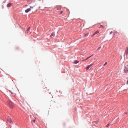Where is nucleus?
I'll return each instance as SVG.
<instances>
[{"instance_id": "nucleus-1", "label": "nucleus", "mask_w": 128, "mask_h": 128, "mask_svg": "<svg viewBox=\"0 0 128 128\" xmlns=\"http://www.w3.org/2000/svg\"><path fill=\"white\" fill-rule=\"evenodd\" d=\"M8 104L10 106L11 108H12L14 106V104L11 102L10 100H9L8 101Z\"/></svg>"}, {"instance_id": "nucleus-2", "label": "nucleus", "mask_w": 128, "mask_h": 128, "mask_svg": "<svg viewBox=\"0 0 128 128\" xmlns=\"http://www.w3.org/2000/svg\"><path fill=\"white\" fill-rule=\"evenodd\" d=\"M33 8V7L30 6V8H28L25 10V12L26 13L28 12L29 11L31 10V8Z\"/></svg>"}, {"instance_id": "nucleus-3", "label": "nucleus", "mask_w": 128, "mask_h": 128, "mask_svg": "<svg viewBox=\"0 0 128 128\" xmlns=\"http://www.w3.org/2000/svg\"><path fill=\"white\" fill-rule=\"evenodd\" d=\"M7 121L8 122H9L10 123H11L12 122V120L11 118L9 117H8L7 118Z\"/></svg>"}, {"instance_id": "nucleus-4", "label": "nucleus", "mask_w": 128, "mask_h": 128, "mask_svg": "<svg viewBox=\"0 0 128 128\" xmlns=\"http://www.w3.org/2000/svg\"><path fill=\"white\" fill-rule=\"evenodd\" d=\"M93 64H92L89 66H88L87 67H86V70H88L89 68H90L91 67L92 65Z\"/></svg>"}, {"instance_id": "nucleus-5", "label": "nucleus", "mask_w": 128, "mask_h": 128, "mask_svg": "<svg viewBox=\"0 0 128 128\" xmlns=\"http://www.w3.org/2000/svg\"><path fill=\"white\" fill-rule=\"evenodd\" d=\"M12 5V4L11 3H9L7 5V6L8 7H10Z\"/></svg>"}, {"instance_id": "nucleus-6", "label": "nucleus", "mask_w": 128, "mask_h": 128, "mask_svg": "<svg viewBox=\"0 0 128 128\" xmlns=\"http://www.w3.org/2000/svg\"><path fill=\"white\" fill-rule=\"evenodd\" d=\"M99 32L98 31H97L94 33V34H93V36H94L96 34L99 33Z\"/></svg>"}, {"instance_id": "nucleus-7", "label": "nucleus", "mask_w": 128, "mask_h": 128, "mask_svg": "<svg viewBox=\"0 0 128 128\" xmlns=\"http://www.w3.org/2000/svg\"><path fill=\"white\" fill-rule=\"evenodd\" d=\"M30 27H29L28 28L27 30H26V32H28V30H30Z\"/></svg>"}, {"instance_id": "nucleus-8", "label": "nucleus", "mask_w": 128, "mask_h": 128, "mask_svg": "<svg viewBox=\"0 0 128 128\" xmlns=\"http://www.w3.org/2000/svg\"><path fill=\"white\" fill-rule=\"evenodd\" d=\"M54 32H52V34L50 36H54Z\"/></svg>"}, {"instance_id": "nucleus-9", "label": "nucleus", "mask_w": 128, "mask_h": 128, "mask_svg": "<svg viewBox=\"0 0 128 128\" xmlns=\"http://www.w3.org/2000/svg\"><path fill=\"white\" fill-rule=\"evenodd\" d=\"M79 62L77 60H75L74 62V63L75 64H76L77 63H78V62Z\"/></svg>"}, {"instance_id": "nucleus-10", "label": "nucleus", "mask_w": 128, "mask_h": 128, "mask_svg": "<svg viewBox=\"0 0 128 128\" xmlns=\"http://www.w3.org/2000/svg\"><path fill=\"white\" fill-rule=\"evenodd\" d=\"M88 33H87L86 34H85L84 35V36H88Z\"/></svg>"}, {"instance_id": "nucleus-11", "label": "nucleus", "mask_w": 128, "mask_h": 128, "mask_svg": "<svg viewBox=\"0 0 128 128\" xmlns=\"http://www.w3.org/2000/svg\"><path fill=\"white\" fill-rule=\"evenodd\" d=\"M127 50L126 52V53L127 54H128V47L127 48Z\"/></svg>"}, {"instance_id": "nucleus-12", "label": "nucleus", "mask_w": 128, "mask_h": 128, "mask_svg": "<svg viewBox=\"0 0 128 128\" xmlns=\"http://www.w3.org/2000/svg\"><path fill=\"white\" fill-rule=\"evenodd\" d=\"M101 27H102V28H104V27L102 25H100V27H99V28H100Z\"/></svg>"}, {"instance_id": "nucleus-13", "label": "nucleus", "mask_w": 128, "mask_h": 128, "mask_svg": "<svg viewBox=\"0 0 128 128\" xmlns=\"http://www.w3.org/2000/svg\"><path fill=\"white\" fill-rule=\"evenodd\" d=\"M110 125V124H108V125H107L106 126V127H108Z\"/></svg>"}, {"instance_id": "nucleus-14", "label": "nucleus", "mask_w": 128, "mask_h": 128, "mask_svg": "<svg viewBox=\"0 0 128 128\" xmlns=\"http://www.w3.org/2000/svg\"><path fill=\"white\" fill-rule=\"evenodd\" d=\"M35 121H36V118H35V119L34 120H33V121L34 122V123H35Z\"/></svg>"}, {"instance_id": "nucleus-15", "label": "nucleus", "mask_w": 128, "mask_h": 128, "mask_svg": "<svg viewBox=\"0 0 128 128\" xmlns=\"http://www.w3.org/2000/svg\"><path fill=\"white\" fill-rule=\"evenodd\" d=\"M62 12H63V11H61L60 13V14H62Z\"/></svg>"}, {"instance_id": "nucleus-16", "label": "nucleus", "mask_w": 128, "mask_h": 128, "mask_svg": "<svg viewBox=\"0 0 128 128\" xmlns=\"http://www.w3.org/2000/svg\"><path fill=\"white\" fill-rule=\"evenodd\" d=\"M61 8L60 7L59 8H57V10H60Z\"/></svg>"}, {"instance_id": "nucleus-17", "label": "nucleus", "mask_w": 128, "mask_h": 128, "mask_svg": "<svg viewBox=\"0 0 128 128\" xmlns=\"http://www.w3.org/2000/svg\"><path fill=\"white\" fill-rule=\"evenodd\" d=\"M107 64V62H106L104 64V66L106 65V64Z\"/></svg>"}, {"instance_id": "nucleus-18", "label": "nucleus", "mask_w": 128, "mask_h": 128, "mask_svg": "<svg viewBox=\"0 0 128 128\" xmlns=\"http://www.w3.org/2000/svg\"><path fill=\"white\" fill-rule=\"evenodd\" d=\"M92 56H89L88 57V58H90V57H91Z\"/></svg>"}, {"instance_id": "nucleus-19", "label": "nucleus", "mask_w": 128, "mask_h": 128, "mask_svg": "<svg viewBox=\"0 0 128 128\" xmlns=\"http://www.w3.org/2000/svg\"><path fill=\"white\" fill-rule=\"evenodd\" d=\"M101 47H100L98 49H97V50H98L99 49H100V48Z\"/></svg>"}, {"instance_id": "nucleus-20", "label": "nucleus", "mask_w": 128, "mask_h": 128, "mask_svg": "<svg viewBox=\"0 0 128 128\" xmlns=\"http://www.w3.org/2000/svg\"><path fill=\"white\" fill-rule=\"evenodd\" d=\"M88 58H86V60H88Z\"/></svg>"}, {"instance_id": "nucleus-21", "label": "nucleus", "mask_w": 128, "mask_h": 128, "mask_svg": "<svg viewBox=\"0 0 128 128\" xmlns=\"http://www.w3.org/2000/svg\"><path fill=\"white\" fill-rule=\"evenodd\" d=\"M126 70H125V71L126 72Z\"/></svg>"}, {"instance_id": "nucleus-22", "label": "nucleus", "mask_w": 128, "mask_h": 128, "mask_svg": "<svg viewBox=\"0 0 128 128\" xmlns=\"http://www.w3.org/2000/svg\"><path fill=\"white\" fill-rule=\"evenodd\" d=\"M127 84H128V81L127 82Z\"/></svg>"}, {"instance_id": "nucleus-23", "label": "nucleus", "mask_w": 128, "mask_h": 128, "mask_svg": "<svg viewBox=\"0 0 128 128\" xmlns=\"http://www.w3.org/2000/svg\"><path fill=\"white\" fill-rule=\"evenodd\" d=\"M28 6L27 5H26L25 6Z\"/></svg>"}, {"instance_id": "nucleus-24", "label": "nucleus", "mask_w": 128, "mask_h": 128, "mask_svg": "<svg viewBox=\"0 0 128 128\" xmlns=\"http://www.w3.org/2000/svg\"><path fill=\"white\" fill-rule=\"evenodd\" d=\"M93 55H94L93 54H92L91 56H93Z\"/></svg>"}, {"instance_id": "nucleus-25", "label": "nucleus", "mask_w": 128, "mask_h": 128, "mask_svg": "<svg viewBox=\"0 0 128 128\" xmlns=\"http://www.w3.org/2000/svg\"><path fill=\"white\" fill-rule=\"evenodd\" d=\"M82 61H84V60H83Z\"/></svg>"}, {"instance_id": "nucleus-26", "label": "nucleus", "mask_w": 128, "mask_h": 128, "mask_svg": "<svg viewBox=\"0 0 128 128\" xmlns=\"http://www.w3.org/2000/svg\"><path fill=\"white\" fill-rule=\"evenodd\" d=\"M107 26V24H106V26Z\"/></svg>"}, {"instance_id": "nucleus-27", "label": "nucleus", "mask_w": 128, "mask_h": 128, "mask_svg": "<svg viewBox=\"0 0 128 128\" xmlns=\"http://www.w3.org/2000/svg\"><path fill=\"white\" fill-rule=\"evenodd\" d=\"M105 23H103V24H104Z\"/></svg>"}]
</instances>
